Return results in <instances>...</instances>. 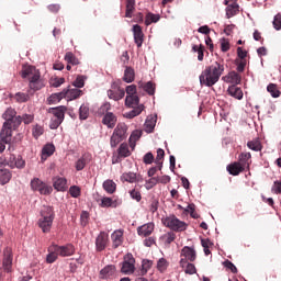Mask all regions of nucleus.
Instances as JSON below:
<instances>
[{"instance_id":"obj_1","label":"nucleus","mask_w":281,"mask_h":281,"mask_svg":"<svg viewBox=\"0 0 281 281\" xmlns=\"http://www.w3.org/2000/svg\"><path fill=\"white\" fill-rule=\"evenodd\" d=\"M225 70L224 61H214L212 65H209L202 74L200 75V83L205 87H213L217 83L220 78L223 76Z\"/></svg>"},{"instance_id":"obj_2","label":"nucleus","mask_w":281,"mask_h":281,"mask_svg":"<svg viewBox=\"0 0 281 281\" xmlns=\"http://www.w3.org/2000/svg\"><path fill=\"white\" fill-rule=\"evenodd\" d=\"M40 220L37 221V225L42 228L44 234H49L52 231L56 214L53 205H43L40 212Z\"/></svg>"},{"instance_id":"obj_3","label":"nucleus","mask_w":281,"mask_h":281,"mask_svg":"<svg viewBox=\"0 0 281 281\" xmlns=\"http://www.w3.org/2000/svg\"><path fill=\"white\" fill-rule=\"evenodd\" d=\"M14 116H16V111L13 108H8L2 114L5 122L2 125L0 137L5 144H11L12 142V121Z\"/></svg>"},{"instance_id":"obj_4","label":"nucleus","mask_w":281,"mask_h":281,"mask_svg":"<svg viewBox=\"0 0 281 281\" xmlns=\"http://www.w3.org/2000/svg\"><path fill=\"white\" fill-rule=\"evenodd\" d=\"M21 76L23 78H30V89L33 91H38L41 88L44 87L43 81H41V74L38 70H36L35 67L27 66L23 67V70L21 71Z\"/></svg>"},{"instance_id":"obj_5","label":"nucleus","mask_w":281,"mask_h":281,"mask_svg":"<svg viewBox=\"0 0 281 281\" xmlns=\"http://www.w3.org/2000/svg\"><path fill=\"white\" fill-rule=\"evenodd\" d=\"M82 97V90H79L77 87L68 88V90H64L60 93L52 94L49 101L53 103H57V101H61L63 98H66L68 101L77 100Z\"/></svg>"},{"instance_id":"obj_6","label":"nucleus","mask_w":281,"mask_h":281,"mask_svg":"<svg viewBox=\"0 0 281 281\" xmlns=\"http://www.w3.org/2000/svg\"><path fill=\"white\" fill-rule=\"evenodd\" d=\"M67 108L66 105H57V108H50L49 113L53 114L50 119L49 127L50 130H57L63 121L65 120Z\"/></svg>"},{"instance_id":"obj_7","label":"nucleus","mask_w":281,"mask_h":281,"mask_svg":"<svg viewBox=\"0 0 281 281\" xmlns=\"http://www.w3.org/2000/svg\"><path fill=\"white\" fill-rule=\"evenodd\" d=\"M3 165H8L10 168H19L22 170L25 168L26 161L23 160V157L21 155H14L11 154L9 158L0 157V167H3Z\"/></svg>"},{"instance_id":"obj_8","label":"nucleus","mask_w":281,"mask_h":281,"mask_svg":"<svg viewBox=\"0 0 281 281\" xmlns=\"http://www.w3.org/2000/svg\"><path fill=\"white\" fill-rule=\"evenodd\" d=\"M164 225L175 232H184L188 228V224L182 220L176 217V215H170L164 218Z\"/></svg>"},{"instance_id":"obj_9","label":"nucleus","mask_w":281,"mask_h":281,"mask_svg":"<svg viewBox=\"0 0 281 281\" xmlns=\"http://www.w3.org/2000/svg\"><path fill=\"white\" fill-rule=\"evenodd\" d=\"M127 97L125 98V104L130 108H135L139 104V98L137 97L136 85H128L126 87Z\"/></svg>"},{"instance_id":"obj_10","label":"nucleus","mask_w":281,"mask_h":281,"mask_svg":"<svg viewBox=\"0 0 281 281\" xmlns=\"http://www.w3.org/2000/svg\"><path fill=\"white\" fill-rule=\"evenodd\" d=\"M196 260V251L194 248H191L190 246H183L181 249V259H180V266L181 268H184L188 261L194 262Z\"/></svg>"},{"instance_id":"obj_11","label":"nucleus","mask_w":281,"mask_h":281,"mask_svg":"<svg viewBox=\"0 0 281 281\" xmlns=\"http://www.w3.org/2000/svg\"><path fill=\"white\" fill-rule=\"evenodd\" d=\"M31 188L33 191H38L40 194L48 195L53 192L52 186L45 184V182L41 181L38 178H34L31 180Z\"/></svg>"},{"instance_id":"obj_12","label":"nucleus","mask_w":281,"mask_h":281,"mask_svg":"<svg viewBox=\"0 0 281 281\" xmlns=\"http://www.w3.org/2000/svg\"><path fill=\"white\" fill-rule=\"evenodd\" d=\"M135 262L136 259L133 257L132 252H127V255L124 256L121 272H123L124 274H133V272L135 271Z\"/></svg>"},{"instance_id":"obj_13","label":"nucleus","mask_w":281,"mask_h":281,"mask_svg":"<svg viewBox=\"0 0 281 281\" xmlns=\"http://www.w3.org/2000/svg\"><path fill=\"white\" fill-rule=\"evenodd\" d=\"M12 262H13L12 248H10V246H7L3 249V259H2V266L5 271H8V272L11 271Z\"/></svg>"},{"instance_id":"obj_14","label":"nucleus","mask_w":281,"mask_h":281,"mask_svg":"<svg viewBox=\"0 0 281 281\" xmlns=\"http://www.w3.org/2000/svg\"><path fill=\"white\" fill-rule=\"evenodd\" d=\"M109 244V235L105 232H100V234L95 238V249L98 251L105 250Z\"/></svg>"},{"instance_id":"obj_15","label":"nucleus","mask_w":281,"mask_h":281,"mask_svg":"<svg viewBox=\"0 0 281 281\" xmlns=\"http://www.w3.org/2000/svg\"><path fill=\"white\" fill-rule=\"evenodd\" d=\"M133 33H134V41L136 43V46L142 47L143 42H144L143 27L139 24H134L133 25Z\"/></svg>"},{"instance_id":"obj_16","label":"nucleus","mask_w":281,"mask_h":281,"mask_svg":"<svg viewBox=\"0 0 281 281\" xmlns=\"http://www.w3.org/2000/svg\"><path fill=\"white\" fill-rule=\"evenodd\" d=\"M116 123H117V117L115 116V114H113V112H106L102 117V124L109 127V130H113Z\"/></svg>"},{"instance_id":"obj_17","label":"nucleus","mask_w":281,"mask_h":281,"mask_svg":"<svg viewBox=\"0 0 281 281\" xmlns=\"http://www.w3.org/2000/svg\"><path fill=\"white\" fill-rule=\"evenodd\" d=\"M59 245H52L48 247V255L46 256V262L52 265L53 262L57 261L59 256Z\"/></svg>"},{"instance_id":"obj_18","label":"nucleus","mask_w":281,"mask_h":281,"mask_svg":"<svg viewBox=\"0 0 281 281\" xmlns=\"http://www.w3.org/2000/svg\"><path fill=\"white\" fill-rule=\"evenodd\" d=\"M227 93L235 98V100H243L244 98V91L243 88L238 87V85H231L227 88Z\"/></svg>"},{"instance_id":"obj_19","label":"nucleus","mask_w":281,"mask_h":281,"mask_svg":"<svg viewBox=\"0 0 281 281\" xmlns=\"http://www.w3.org/2000/svg\"><path fill=\"white\" fill-rule=\"evenodd\" d=\"M223 80L227 83L239 85L241 83L243 77L238 71H229L228 75L223 77Z\"/></svg>"},{"instance_id":"obj_20","label":"nucleus","mask_w":281,"mask_h":281,"mask_svg":"<svg viewBox=\"0 0 281 281\" xmlns=\"http://www.w3.org/2000/svg\"><path fill=\"white\" fill-rule=\"evenodd\" d=\"M153 232H155V224L153 223L144 224L137 228V233L140 237H149Z\"/></svg>"},{"instance_id":"obj_21","label":"nucleus","mask_w":281,"mask_h":281,"mask_svg":"<svg viewBox=\"0 0 281 281\" xmlns=\"http://www.w3.org/2000/svg\"><path fill=\"white\" fill-rule=\"evenodd\" d=\"M53 187L57 191H66L68 188L67 179L61 178L60 176H55V178H53Z\"/></svg>"},{"instance_id":"obj_22","label":"nucleus","mask_w":281,"mask_h":281,"mask_svg":"<svg viewBox=\"0 0 281 281\" xmlns=\"http://www.w3.org/2000/svg\"><path fill=\"white\" fill-rule=\"evenodd\" d=\"M176 239H177V234L175 232L164 233V235L159 237L160 244H164L166 247H170L172 241H175Z\"/></svg>"},{"instance_id":"obj_23","label":"nucleus","mask_w":281,"mask_h":281,"mask_svg":"<svg viewBox=\"0 0 281 281\" xmlns=\"http://www.w3.org/2000/svg\"><path fill=\"white\" fill-rule=\"evenodd\" d=\"M58 255L66 257V256H72L76 254V248L74 245H71V243H68V245L65 246H58Z\"/></svg>"},{"instance_id":"obj_24","label":"nucleus","mask_w":281,"mask_h":281,"mask_svg":"<svg viewBox=\"0 0 281 281\" xmlns=\"http://www.w3.org/2000/svg\"><path fill=\"white\" fill-rule=\"evenodd\" d=\"M115 271H116L115 266L108 265L101 269L100 279H111L113 278V276H115Z\"/></svg>"},{"instance_id":"obj_25","label":"nucleus","mask_w":281,"mask_h":281,"mask_svg":"<svg viewBox=\"0 0 281 281\" xmlns=\"http://www.w3.org/2000/svg\"><path fill=\"white\" fill-rule=\"evenodd\" d=\"M98 203H99L100 207H113V209L117 207V205L121 204V202L117 201V199H115V200L113 201L112 198H101V199L98 201Z\"/></svg>"},{"instance_id":"obj_26","label":"nucleus","mask_w":281,"mask_h":281,"mask_svg":"<svg viewBox=\"0 0 281 281\" xmlns=\"http://www.w3.org/2000/svg\"><path fill=\"white\" fill-rule=\"evenodd\" d=\"M124 240V232L123 231H115L112 233V246L113 248H119L123 244Z\"/></svg>"},{"instance_id":"obj_27","label":"nucleus","mask_w":281,"mask_h":281,"mask_svg":"<svg viewBox=\"0 0 281 281\" xmlns=\"http://www.w3.org/2000/svg\"><path fill=\"white\" fill-rule=\"evenodd\" d=\"M226 170L228 173L233 175V177H237L238 175L243 173V168H240V161H234L227 165Z\"/></svg>"},{"instance_id":"obj_28","label":"nucleus","mask_w":281,"mask_h":281,"mask_svg":"<svg viewBox=\"0 0 281 281\" xmlns=\"http://www.w3.org/2000/svg\"><path fill=\"white\" fill-rule=\"evenodd\" d=\"M239 165L241 168V172L246 170V168L249 167V160H251V154L250 151H245L243 154L239 155Z\"/></svg>"},{"instance_id":"obj_29","label":"nucleus","mask_w":281,"mask_h":281,"mask_svg":"<svg viewBox=\"0 0 281 281\" xmlns=\"http://www.w3.org/2000/svg\"><path fill=\"white\" fill-rule=\"evenodd\" d=\"M91 160L90 154H83L79 160L75 162V168L77 171L85 170V167H87V164Z\"/></svg>"},{"instance_id":"obj_30","label":"nucleus","mask_w":281,"mask_h":281,"mask_svg":"<svg viewBox=\"0 0 281 281\" xmlns=\"http://www.w3.org/2000/svg\"><path fill=\"white\" fill-rule=\"evenodd\" d=\"M12 180V171L10 169L3 168L0 169V184L4 186L10 183Z\"/></svg>"},{"instance_id":"obj_31","label":"nucleus","mask_w":281,"mask_h":281,"mask_svg":"<svg viewBox=\"0 0 281 281\" xmlns=\"http://www.w3.org/2000/svg\"><path fill=\"white\" fill-rule=\"evenodd\" d=\"M132 155V151L130 150V146L127 144H121L119 147V157L116 161H113V164H117L119 158H127Z\"/></svg>"},{"instance_id":"obj_32","label":"nucleus","mask_w":281,"mask_h":281,"mask_svg":"<svg viewBox=\"0 0 281 281\" xmlns=\"http://www.w3.org/2000/svg\"><path fill=\"white\" fill-rule=\"evenodd\" d=\"M135 70L133 67H125V71H124V77H123V81L126 83H132L135 80Z\"/></svg>"},{"instance_id":"obj_33","label":"nucleus","mask_w":281,"mask_h":281,"mask_svg":"<svg viewBox=\"0 0 281 281\" xmlns=\"http://www.w3.org/2000/svg\"><path fill=\"white\" fill-rule=\"evenodd\" d=\"M108 97L114 101H120L125 97V90L123 88H119L117 91L109 90Z\"/></svg>"},{"instance_id":"obj_34","label":"nucleus","mask_w":281,"mask_h":281,"mask_svg":"<svg viewBox=\"0 0 281 281\" xmlns=\"http://www.w3.org/2000/svg\"><path fill=\"white\" fill-rule=\"evenodd\" d=\"M115 131H116L117 137L121 142L126 139V137H127V135H126L127 134V125L126 124H124V123L117 124L115 127Z\"/></svg>"},{"instance_id":"obj_35","label":"nucleus","mask_w":281,"mask_h":281,"mask_svg":"<svg viewBox=\"0 0 281 281\" xmlns=\"http://www.w3.org/2000/svg\"><path fill=\"white\" fill-rule=\"evenodd\" d=\"M102 187H103V190L106 191L109 194H113L117 189V186L113 181V179H106L103 182Z\"/></svg>"},{"instance_id":"obj_36","label":"nucleus","mask_w":281,"mask_h":281,"mask_svg":"<svg viewBox=\"0 0 281 281\" xmlns=\"http://www.w3.org/2000/svg\"><path fill=\"white\" fill-rule=\"evenodd\" d=\"M238 12H239L238 3L227 4V7H226V18L227 19H232L233 16L237 15Z\"/></svg>"},{"instance_id":"obj_37","label":"nucleus","mask_w":281,"mask_h":281,"mask_svg":"<svg viewBox=\"0 0 281 281\" xmlns=\"http://www.w3.org/2000/svg\"><path fill=\"white\" fill-rule=\"evenodd\" d=\"M157 124V119H155L154 116H148L145 121V132L146 133H153L155 126Z\"/></svg>"},{"instance_id":"obj_38","label":"nucleus","mask_w":281,"mask_h":281,"mask_svg":"<svg viewBox=\"0 0 281 281\" xmlns=\"http://www.w3.org/2000/svg\"><path fill=\"white\" fill-rule=\"evenodd\" d=\"M139 87L143 88V90H145L149 95L155 94L156 91V85L153 81H147V83H142V81H139Z\"/></svg>"},{"instance_id":"obj_39","label":"nucleus","mask_w":281,"mask_h":281,"mask_svg":"<svg viewBox=\"0 0 281 281\" xmlns=\"http://www.w3.org/2000/svg\"><path fill=\"white\" fill-rule=\"evenodd\" d=\"M136 0H126V12L125 16L132 19L133 12H135Z\"/></svg>"},{"instance_id":"obj_40","label":"nucleus","mask_w":281,"mask_h":281,"mask_svg":"<svg viewBox=\"0 0 281 281\" xmlns=\"http://www.w3.org/2000/svg\"><path fill=\"white\" fill-rule=\"evenodd\" d=\"M267 90L270 93L272 98H280L281 97V90H279L277 83H269L267 86Z\"/></svg>"},{"instance_id":"obj_41","label":"nucleus","mask_w":281,"mask_h":281,"mask_svg":"<svg viewBox=\"0 0 281 281\" xmlns=\"http://www.w3.org/2000/svg\"><path fill=\"white\" fill-rule=\"evenodd\" d=\"M161 19L160 14L147 13L145 16V25L149 26L153 23H157Z\"/></svg>"},{"instance_id":"obj_42","label":"nucleus","mask_w":281,"mask_h":281,"mask_svg":"<svg viewBox=\"0 0 281 281\" xmlns=\"http://www.w3.org/2000/svg\"><path fill=\"white\" fill-rule=\"evenodd\" d=\"M247 147L250 148L254 151H261L262 150V144L258 138L247 142Z\"/></svg>"},{"instance_id":"obj_43","label":"nucleus","mask_w":281,"mask_h":281,"mask_svg":"<svg viewBox=\"0 0 281 281\" xmlns=\"http://www.w3.org/2000/svg\"><path fill=\"white\" fill-rule=\"evenodd\" d=\"M53 154H55V145L47 144V145L44 146V148L42 150V158H48Z\"/></svg>"},{"instance_id":"obj_44","label":"nucleus","mask_w":281,"mask_h":281,"mask_svg":"<svg viewBox=\"0 0 281 281\" xmlns=\"http://www.w3.org/2000/svg\"><path fill=\"white\" fill-rule=\"evenodd\" d=\"M64 59L67 64H70L71 66H78V64H80L79 58L76 57V55L72 53H66Z\"/></svg>"},{"instance_id":"obj_45","label":"nucleus","mask_w":281,"mask_h":281,"mask_svg":"<svg viewBox=\"0 0 281 281\" xmlns=\"http://www.w3.org/2000/svg\"><path fill=\"white\" fill-rule=\"evenodd\" d=\"M121 181H123V183H125V181H126L127 183H136V181H137V176H136V173H132V172H130V173H123V175L121 176Z\"/></svg>"},{"instance_id":"obj_46","label":"nucleus","mask_w":281,"mask_h":281,"mask_svg":"<svg viewBox=\"0 0 281 281\" xmlns=\"http://www.w3.org/2000/svg\"><path fill=\"white\" fill-rule=\"evenodd\" d=\"M166 155V151L164 150V148H158L157 150V155H156V164L159 165L158 170H161L164 167V157Z\"/></svg>"},{"instance_id":"obj_47","label":"nucleus","mask_w":281,"mask_h":281,"mask_svg":"<svg viewBox=\"0 0 281 281\" xmlns=\"http://www.w3.org/2000/svg\"><path fill=\"white\" fill-rule=\"evenodd\" d=\"M143 110H144V105H143V104H140V105L137 104V106L134 108V110L127 112L126 117H128L130 120H132L133 117H136V116H138L140 113H143Z\"/></svg>"},{"instance_id":"obj_48","label":"nucleus","mask_w":281,"mask_h":281,"mask_svg":"<svg viewBox=\"0 0 281 281\" xmlns=\"http://www.w3.org/2000/svg\"><path fill=\"white\" fill-rule=\"evenodd\" d=\"M89 113V105L81 104L79 108V120H88Z\"/></svg>"},{"instance_id":"obj_49","label":"nucleus","mask_w":281,"mask_h":281,"mask_svg":"<svg viewBox=\"0 0 281 281\" xmlns=\"http://www.w3.org/2000/svg\"><path fill=\"white\" fill-rule=\"evenodd\" d=\"M14 100L16 103H26V101H30V93H22L20 91L19 93L14 94Z\"/></svg>"},{"instance_id":"obj_50","label":"nucleus","mask_w":281,"mask_h":281,"mask_svg":"<svg viewBox=\"0 0 281 281\" xmlns=\"http://www.w3.org/2000/svg\"><path fill=\"white\" fill-rule=\"evenodd\" d=\"M44 134V127L43 125H33L32 127V135L35 139H38V137H41V135Z\"/></svg>"},{"instance_id":"obj_51","label":"nucleus","mask_w":281,"mask_h":281,"mask_svg":"<svg viewBox=\"0 0 281 281\" xmlns=\"http://www.w3.org/2000/svg\"><path fill=\"white\" fill-rule=\"evenodd\" d=\"M169 262L167 261L166 258H160L157 261V266L156 268L158 269V271L160 272H165L168 269Z\"/></svg>"},{"instance_id":"obj_52","label":"nucleus","mask_w":281,"mask_h":281,"mask_svg":"<svg viewBox=\"0 0 281 281\" xmlns=\"http://www.w3.org/2000/svg\"><path fill=\"white\" fill-rule=\"evenodd\" d=\"M142 137V132L140 131H135L132 133L131 137H130V145L132 148L135 147V142L139 140Z\"/></svg>"},{"instance_id":"obj_53","label":"nucleus","mask_w":281,"mask_h":281,"mask_svg":"<svg viewBox=\"0 0 281 281\" xmlns=\"http://www.w3.org/2000/svg\"><path fill=\"white\" fill-rule=\"evenodd\" d=\"M159 183V178L150 177L146 182H145V188L146 190H153V188L156 187V184Z\"/></svg>"},{"instance_id":"obj_54","label":"nucleus","mask_w":281,"mask_h":281,"mask_svg":"<svg viewBox=\"0 0 281 281\" xmlns=\"http://www.w3.org/2000/svg\"><path fill=\"white\" fill-rule=\"evenodd\" d=\"M130 196H131L132 199H134L137 203H140V201H142V199H143V195H142L139 189H132V190L130 191Z\"/></svg>"},{"instance_id":"obj_55","label":"nucleus","mask_w":281,"mask_h":281,"mask_svg":"<svg viewBox=\"0 0 281 281\" xmlns=\"http://www.w3.org/2000/svg\"><path fill=\"white\" fill-rule=\"evenodd\" d=\"M120 142L121 140H120L117 131H116V128H114V132H113L111 140H110V145H111V147H117Z\"/></svg>"},{"instance_id":"obj_56","label":"nucleus","mask_w":281,"mask_h":281,"mask_svg":"<svg viewBox=\"0 0 281 281\" xmlns=\"http://www.w3.org/2000/svg\"><path fill=\"white\" fill-rule=\"evenodd\" d=\"M151 266H153V261H149V259L144 260L140 269V274L142 276L147 274V270H149Z\"/></svg>"},{"instance_id":"obj_57","label":"nucleus","mask_w":281,"mask_h":281,"mask_svg":"<svg viewBox=\"0 0 281 281\" xmlns=\"http://www.w3.org/2000/svg\"><path fill=\"white\" fill-rule=\"evenodd\" d=\"M183 212L189 213L191 217L199 218V214L195 212V205L194 204H188V207L183 210Z\"/></svg>"},{"instance_id":"obj_58","label":"nucleus","mask_w":281,"mask_h":281,"mask_svg":"<svg viewBox=\"0 0 281 281\" xmlns=\"http://www.w3.org/2000/svg\"><path fill=\"white\" fill-rule=\"evenodd\" d=\"M74 87H76L78 90L79 88L85 87V77L82 75H78L76 80L72 82Z\"/></svg>"},{"instance_id":"obj_59","label":"nucleus","mask_w":281,"mask_h":281,"mask_svg":"<svg viewBox=\"0 0 281 281\" xmlns=\"http://www.w3.org/2000/svg\"><path fill=\"white\" fill-rule=\"evenodd\" d=\"M69 193L71 198H79L81 194V189L79 186H70Z\"/></svg>"},{"instance_id":"obj_60","label":"nucleus","mask_w":281,"mask_h":281,"mask_svg":"<svg viewBox=\"0 0 281 281\" xmlns=\"http://www.w3.org/2000/svg\"><path fill=\"white\" fill-rule=\"evenodd\" d=\"M201 244H202V247L204 248V254L206 256L211 255L210 245L213 244V243H211V239H202Z\"/></svg>"},{"instance_id":"obj_61","label":"nucleus","mask_w":281,"mask_h":281,"mask_svg":"<svg viewBox=\"0 0 281 281\" xmlns=\"http://www.w3.org/2000/svg\"><path fill=\"white\" fill-rule=\"evenodd\" d=\"M221 49H222L223 53H227V50L231 49V43H229V41L223 38V40L221 41Z\"/></svg>"},{"instance_id":"obj_62","label":"nucleus","mask_w":281,"mask_h":281,"mask_svg":"<svg viewBox=\"0 0 281 281\" xmlns=\"http://www.w3.org/2000/svg\"><path fill=\"white\" fill-rule=\"evenodd\" d=\"M22 123V116H13L12 117V130H16L19 126H21Z\"/></svg>"},{"instance_id":"obj_63","label":"nucleus","mask_w":281,"mask_h":281,"mask_svg":"<svg viewBox=\"0 0 281 281\" xmlns=\"http://www.w3.org/2000/svg\"><path fill=\"white\" fill-rule=\"evenodd\" d=\"M273 26L277 31L281 30V14L274 15Z\"/></svg>"},{"instance_id":"obj_64","label":"nucleus","mask_w":281,"mask_h":281,"mask_svg":"<svg viewBox=\"0 0 281 281\" xmlns=\"http://www.w3.org/2000/svg\"><path fill=\"white\" fill-rule=\"evenodd\" d=\"M272 192H274V194H281V181L273 182Z\"/></svg>"}]
</instances>
